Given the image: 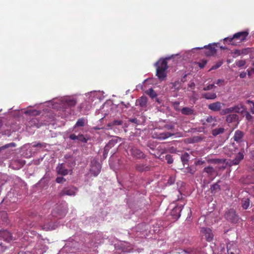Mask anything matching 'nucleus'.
Instances as JSON below:
<instances>
[{
    "instance_id": "f257e3e1",
    "label": "nucleus",
    "mask_w": 254,
    "mask_h": 254,
    "mask_svg": "<svg viewBox=\"0 0 254 254\" xmlns=\"http://www.w3.org/2000/svg\"><path fill=\"white\" fill-rule=\"evenodd\" d=\"M248 35L249 32L247 31L239 32L234 34L232 37L225 38L223 41L224 43L238 46L246 40Z\"/></svg>"
},
{
    "instance_id": "f03ea898",
    "label": "nucleus",
    "mask_w": 254,
    "mask_h": 254,
    "mask_svg": "<svg viewBox=\"0 0 254 254\" xmlns=\"http://www.w3.org/2000/svg\"><path fill=\"white\" fill-rule=\"evenodd\" d=\"M168 59H160L155 64L156 67V75L160 80H164L167 76L166 70L168 68L167 60Z\"/></svg>"
},
{
    "instance_id": "7ed1b4c3",
    "label": "nucleus",
    "mask_w": 254,
    "mask_h": 254,
    "mask_svg": "<svg viewBox=\"0 0 254 254\" xmlns=\"http://www.w3.org/2000/svg\"><path fill=\"white\" fill-rule=\"evenodd\" d=\"M174 135L175 134L173 133L169 132H161L158 130H154L152 132V137L159 140H164Z\"/></svg>"
},
{
    "instance_id": "20e7f679",
    "label": "nucleus",
    "mask_w": 254,
    "mask_h": 254,
    "mask_svg": "<svg viewBox=\"0 0 254 254\" xmlns=\"http://www.w3.org/2000/svg\"><path fill=\"white\" fill-rule=\"evenodd\" d=\"M225 218L234 223H237L239 220V217L236 214L235 210L233 209H230L228 210L225 214Z\"/></svg>"
},
{
    "instance_id": "39448f33",
    "label": "nucleus",
    "mask_w": 254,
    "mask_h": 254,
    "mask_svg": "<svg viewBox=\"0 0 254 254\" xmlns=\"http://www.w3.org/2000/svg\"><path fill=\"white\" fill-rule=\"evenodd\" d=\"M130 154L133 158L137 159H144L146 156L144 153L137 147L132 146L129 150Z\"/></svg>"
},
{
    "instance_id": "423d86ee",
    "label": "nucleus",
    "mask_w": 254,
    "mask_h": 254,
    "mask_svg": "<svg viewBox=\"0 0 254 254\" xmlns=\"http://www.w3.org/2000/svg\"><path fill=\"white\" fill-rule=\"evenodd\" d=\"M101 166L99 162L93 159L91 162L90 173L94 177H96L100 173Z\"/></svg>"
},
{
    "instance_id": "0eeeda50",
    "label": "nucleus",
    "mask_w": 254,
    "mask_h": 254,
    "mask_svg": "<svg viewBox=\"0 0 254 254\" xmlns=\"http://www.w3.org/2000/svg\"><path fill=\"white\" fill-rule=\"evenodd\" d=\"M77 189L73 186H68L64 188L59 193L60 196L64 195H75L76 193Z\"/></svg>"
},
{
    "instance_id": "6e6552de",
    "label": "nucleus",
    "mask_w": 254,
    "mask_h": 254,
    "mask_svg": "<svg viewBox=\"0 0 254 254\" xmlns=\"http://www.w3.org/2000/svg\"><path fill=\"white\" fill-rule=\"evenodd\" d=\"M217 43H213L208 46H205L204 48L206 49L205 55L206 56H211L215 55L217 52L216 47L217 46Z\"/></svg>"
},
{
    "instance_id": "1a4fd4ad",
    "label": "nucleus",
    "mask_w": 254,
    "mask_h": 254,
    "mask_svg": "<svg viewBox=\"0 0 254 254\" xmlns=\"http://www.w3.org/2000/svg\"><path fill=\"white\" fill-rule=\"evenodd\" d=\"M227 249L228 254H240V250L237 248L236 243L233 241L229 242L227 244Z\"/></svg>"
},
{
    "instance_id": "9d476101",
    "label": "nucleus",
    "mask_w": 254,
    "mask_h": 254,
    "mask_svg": "<svg viewBox=\"0 0 254 254\" xmlns=\"http://www.w3.org/2000/svg\"><path fill=\"white\" fill-rule=\"evenodd\" d=\"M200 232L207 241L210 242L213 240V235L210 228L203 227L201 229Z\"/></svg>"
},
{
    "instance_id": "9b49d317",
    "label": "nucleus",
    "mask_w": 254,
    "mask_h": 254,
    "mask_svg": "<svg viewBox=\"0 0 254 254\" xmlns=\"http://www.w3.org/2000/svg\"><path fill=\"white\" fill-rule=\"evenodd\" d=\"M135 168L138 172H143L150 171L151 166L147 164L138 163L136 164Z\"/></svg>"
},
{
    "instance_id": "f8f14e48",
    "label": "nucleus",
    "mask_w": 254,
    "mask_h": 254,
    "mask_svg": "<svg viewBox=\"0 0 254 254\" xmlns=\"http://www.w3.org/2000/svg\"><path fill=\"white\" fill-rule=\"evenodd\" d=\"M183 206H177L175 207L171 211V216L176 219H178L181 216V212L182 210Z\"/></svg>"
},
{
    "instance_id": "ddd939ff",
    "label": "nucleus",
    "mask_w": 254,
    "mask_h": 254,
    "mask_svg": "<svg viewBox=\"0 0 254 254\" xmlns=\"http://www.w3.org/2000/svg\"><path fill=\"white\" fill-rule=\"evenodd\" d=\"M56 171L58 174L65 176L68 174V170L65 168L64 163L59 164L56 167Z\"/></svg>"
},
{
    "instance_id": "4468645a",
    "label": "nucleus",
    "mask_w": 254,
    "mask_h": 254,
    "mask_svg": "<svg viewBox=\"0 0 254 254\" xmlns=\"http://www.w3.org/2000/svg\"><path fill=\"white\" fill-rule=\"evenodd\" d=\"M223 104L220 102H216L211 103L208 105V108L214 112H218L220 111Z\"/></svg>"
},
{
    "instance_id": "2eb2a0df",
    "label": "nucleus",
    "mask_w": 254,
    "mask_h": 254,
    "mask_svg": "<svg viewBox=\"0 0 254 254\" xmlns=\"http://www.w3.org/2000/svg\"><path fill=\"white\" fill-rule=\"evenodd\" d=\"M0 237L6 241H10L12 240V237L11 234L7 230H3L0 231Z\"/></svg>"
},
{
    "instance_id": "dca6fc26",
    "label": "nucleus",
    "mask_w": 254,
    "mask_h": 254,
    "mask_svg": "<svg viewBox=\"0 0 254 254\" xmlns=\"http://www.w3.org/2000/svg\"><path fill=\"white\" fill-rule=\"evenodd\" d=\"M244 135V133L242 131L237 130L235 132L233 138L237 142H241Z\"/></svg>"
},
{
    "instance_id": "f3484780",
    "label": "nucleus",
    "mask_w": 254,
    "mask_h": 254,
    "mask_svg": "<svg viewBox=\"0 0 254 254\" xmlns=\"http://www.w3.org/2000/svg\"><path fill=\"white\" fill-rule=\"evenodd\" d=\"M25 164V161L22 159H16L12 161L11 165L12 166L16 165L14 168L15 169H19L22 167Z\"/></svg>"
},
{
    "instance_id": "a211bd4d",
    "label": "nucleus",
    "mask_w": 254,
    "mask_h": 254,
    "mask_svg": "<svg viewBox=\"0 0 254 254\" xmlns=\"http://www.w3.org/2000/svg\"><path fill=\"white\" fill-rule=\"evenodd\" d=\"M243 152H239L236 156L235 158L232 160L231 163L232 165H238L244 158Z\"/></svg>"
},
{
    "instance_id": "6ab92c4d",
    "label": "nucleus",
    "mask_w": 254,
    "mask_h": 254,
    "mask_svg": "<svg viewBox=\"0 0 254 254\" xmlns=\"http://www.w3.org/2000/svg\"><path fill=\"white\" fill-rule=\"evenodd\" d=\"M59 209L57 208H56L52 212V214L54 216L56 217H59L61 218L64 216L65 214L66 210L65 209H63L58 211Z\"/></svg>"
},
{
    "instance_id": "aec40b11",
    "label": "nucleus",
    "mask_w": 254,
    "mask_h": 254,
    "mask_svg": "<svg viewBox=\"0 0 254 254\" xmlns=\"http://www.w3.org/2000/svg\"><path fill=\"white\" fill-rule=\"evenodd\" d=\"M203 171L206 173L210 177H214L216 174V172L215 169L211 166L205 167L204 168Z\"/></svg>"
},
{
    "instance_id": "412c9836",
    "label": "nucleus",
    "mask_w": 254,
    "mask_h": 254,
    "mask_svg": "<svg viewBox=\"0 0 254 254\" xmlns=\"http://www.w3.org/2000/svg\"><path fill=\"white\" fill-rule=\"evenodd\" d=\"M238 120V116L235 114L228 115L226 118L227 123H231L237 121Z\"/></svg>"
},
{
    "instance_id": "4be33fe9",
    "label": "nucleus",
    "mask_w": 254,
    "mask_h": 254,
    "mask_svg": "<svg viewBox=\"0 0 254 254\" xmlns=\"http://www.w3.org/2000/svg\"><path fill=\"white\" fill-rule=\"evenodd\" d=\"M147 103V98L146 97L142 96L136 101V103L140 105L141 107H145Z\"/></svg>"
},
{
    "instance_id": "5701e85b",
    "label": "nucleus",
    "mask_w": 254,
    "mask_h": 254,
    "mask_svg": "<svg viewBox=\"0 0 254 254\" xmlns=\"http://www.w3.org/2000/svg\"><path fill=\"white\" fill-rule=\"evenodd\" d=\"M181 113L185 115H191L194 114V111L192 109L189 107H184L181 110Z\"/></svg>"
},
{
    "instance_id": "b1692460",
    "label": "nucleus",
    "mask_w": 254,
    "mask_h": 254,
    "mask_svg": "<svg viewBox=\"0 0 254 254\" xmlns=\"http://www.w3.org/2000/svg\"><path fill=\"white\" fill-rule=\"evenodd\" d=\"M241 204H242V207L244 209H248L250 204V198L249 197L243 198L241 201Z\"/></svg>"
},
{
    "instance_id": "393cba45",
    "label": "nucleus",
    "mask_w": 254,
    "mask_h": 254,
    "mask_svg": "<svg viewBox=\"0 0 254 254\" xmlns=\"http://www.w3.org/2000/svg\"><path fill=\"white\" fill-rule=\"evenodd\" d=\"M202 96L203 98L208 100H214L217 97V95L215 93H204L202 94Z\"/></svg>"
},
{
    "instance_id": "a878e982",
    "label": "nucleus",
    "mask_w": 254,
    "mask_h": 254,
    "mask_svg": "<svg viewBox=\"0 0 254 254\" xmlns=\"http://www.w3.org/2000/svg\"><path fill=\"white\" fill-rule=\"evenodd\" d=\"M220 182V181H218L216 183L211 186L210 189L212 193H215L220 190V186L218 184Z\"/></svg>"
},
{
    "instance_id": "bb28decb",
    "label": "nucleus",
    "mask_w": 254,
    "mask_h": 254,
    "mask_svg": "<svg viewBox=\"0 0 254 254\" xmlns=\"http://www.w3.org/2000/svg\"><path fill=\"white\" fill-rule=\"evenodd\" d=\"M224 128L223 127H219L213 129L211 131L212 135L216 136L219 134H222L224 132Z\"/></svg>"
},
{
    "instance_id": "cd10ccee",
    "label": "nucleus",
    "mask_w": 254,
    "mask_h": 254,
    "mask_svg": "<svg viewBox=\"0 0 254 254\" xmlns=\"http://www.w3.org/2000/svg\"><path fill=\"white\" fill-rule=\"evenodd\" d=\"M118 138H114L110 140L109 142L105 146L106 149L108 148L110 150L111 148L114 147L118 142Z\"/></svg>"
},
{
    "instance_id": "c85d7f7f",
    "label": "nucleus",
    "mask_w": 254,
    "mask_h": 254,
    "mask_svg": "<svg viewBox=\"0 0 254 254\" xmlns=\"http://www.w3.org/2000/svg\"><path fill=\"white\" fill-rule=\"evenodd\" d=\"M203 254H213V251L210 246L206 245L202 249Z\"/></svg>"
},
{
    "instance_id": "c756f323",
    "label": "nucleus",
    "mask_w": 254,
    "mask_h": 254,
    "mask_svg": "<svg viewBox=\"0 0 254 254\" xmlns=\"http://www.w3.org/2000/svg\"><path fill=\"white\" fill-rule=\"evenodd\" d=\"M190 159V155L189 153L185 152L184 154H183L181 156V160L184 164L185 165V164H187L189 161V160Z\"/></svg>"
},
{
    "instance_id": "7c9ffc66",
    "label": "nucleus",
    "mask_w": 254,
    "mask_h": 254,
    "mask_svg": "<svg viewBox=\"0 0 254 254\" xmlns=\"http://www.w3.org/2000/svg\"><path fill=\"white\" fill-rule=\"evenodd\" d=\"M206 121L208 123H210L212 127L215 126L217 124V121L215 118L212 116H209L206 119Z\"/></svg>"
},
{
    "instance_id": "2f4dec72",
    "label": "nucleus",
    "mask_w": 254,
    "mask_h": 254,
    "mask_svg": "<svg viewBox=\"0 0 254 254\" xmlns=\"http://www.w3.org/2000/svg\"><path fill=\"white\" fill-rule=\"evenodd\" d=\"M25 114L31 116H38L40 115V112L36 110H29L25 111Z\"/></svg>"
},
{
    "instance_id": "473e14b6",
    "label": "nucleus",
    "mask_w": 254,
    "mask_h": 254,
    "mask_svg": "<svg viewBox=\"0 0 254 254\" xmlns=\"http://www.w3.org/2000/svg\"><path fill=\"white\" fill-rule=\"evenodd\" d=\"M207 161L209 163L219 164L224 162V160L220 159H208Z\"/></svg>"
},
{
    "instance_id": "72a5a7b5",
    "label": "nucleus",
    "mask_w": 254,
    "mask_h": 254,
    "mask_svg": "<svg viewBox=\"0 0 254 254\" xmlns=\"http://www.w3.org/2000/svg\"><path fill=\"white\" fill-rule=\"evenodd\" d=\"M85 120L84 118L79 119L75 125L74 127H83L85 125Z\"/></svg>"
},
{
    "instance_id": "f704fd0d",
    "label": "nucleus",
    "mask_w": 254,
    "mask_h": 254,
    "mask_svg": "<svg viewBox=\"0 0 254 254\" xmlns=\"http://www.w3.org/2000/svg\"><path fill=\"white\" fill-rule=\"evenodd\" d=\"M146 94L148 95L151 98L156 97L157 94L152 88H150L146 91Z\"/></svg>"
},
{
    "instance_id": "c9c22d12",
    "label": "nucleus",
    "mask_w": 254,
    "mask_h": 254,
    "mask_svg": "<svg viewBox=\"0 0 254 254\" xmlns=\"http://www.w3.org/2000/svg\"><path fill=\"white\" fill-rule=\"evenodd\" d=\"M233 109L232 107L228 108L222 110L221 112V115H226L227 114H230L231 113H233Z\"/></svg>"
},
{
    "instance_id": "e433bc0d",
    "label": "nucleus",
    "mask_w": 254,
    "mask_h": 254,
    "mask_svg": "<svg viewBox=\"0 0 254 254\" xmlns=\"http://www.w3.org/2000/svg\"><path fill=\"white\" fill-rule=\"evenodd\" d=\"M232 108L233 109V112L234 113H239L242 112L243 111L241 105H237L234 107H232Z\"/></svg>"
},
{
    "instance_id": "4c0bfd02",
    "label": "nucleus",
    "mask_w": 254,
    "mask_h": 254,
    "mask_svg": "<svg viewBox=\"0 0 254 254\" xmlns=\"http://www.w3.org/2000/svg\"><path fill=\"white\" fill-rule=\"evenodd\" d=\"M171 254H190L189 252H188L185 250L182 249H178L175 251H172Z\"/></svg>"
},
{
    "instance_id": "58836bf2",
    "label": "nucleus",
    "mask_w": 254,
    "mask_h": 254,
    "mask_svg": "<svg viewBox=\"0 0 254 254\" xmlns=\"http://www.w3.org/2000/svg\"><path fill=\"white\" fill-rule=\"evenodd\" d=\"M181 83L179 81H175V82L172 83V89H174V90H179L181 88Z\"/></svg>"
},
{
    "instance_id": "ea45409f",
    "label": "nucleus",
    "mask_w": 254,
    "mask_h": 254,
    "mask_svg": "<svg viewBox=\"0 0 254 254\" xmlns=\"http://www.w3.org/2000/svg\"><path fill=\"white\" fill-rule=\"evenodd\" d=\"M223 64V60L218 61L217 63H216V64H214V65H213L211 67V68H210V70L216 69L218 68L219 67H220L222 65V64Z\"/></svg>"
},
{
    "instance_id": "a19ab883",
    "label": "nucleus",
    "mask_w": 254,
    "mask_h": 254,
    "mask_svg": "<svg viewBox=\"0 0 254 254\" xmlns=\"http://www.w3.org/2000/svg\"><path fill=\"white\" fill-rule=\"evenodd\" d=\"M67 105L71 107H74L76 104V101L74 99H70L66 101Z\"/></svg>"
},
{
    "instance_id": "79ce46f5",
    "label": "nucleus",
    "mask_w": 254,
    "mask_h": 254,
    "mask_svg": "<svg viewBox=\"0 0 254 254\" xmlns=\"http://www.w3.org/2000/svg\"><path fill=\"white\" fill-rule=\"evenodd\" d=\"M246 61L241 60L236 61V64L238 67H242L244 66L246 64Z\"/></svg>"
},
{
    "instance_id": "37998d69",
    "label": "nucleus",
    "mask_w": 254,
    "mask_h": 254,
    "mask_svg": "<svg viewBox=\"0 0 254 254\" xmlns=\"http://www.w3.org/2000/svg\"><path fill=\"white\" fill-rule=\"evenodd\" d=\"M15 143H13V142L10 143H8V144H5L4 146L0 147V152L2 150L4 149L5 148H8L9 147H15Z\"/></svg>"
},
{
    "instance_id": "c03bdc74",
    "label": "nucleus",
    "mask_w": 254,
    "mask_h": 254,
    "mask_svg": "<svg viewBox=\"0 0 254 254\" xmlns=\"http://www.w3.org/2000/svg\"><path fill=\"white\" fill-rule=\"evenodd\" d=\"M165 159L167 160L168 164H171L173 163L174 160L172 155L170 154H167V155H166Z\"/></svg>"
},
{
    "instance_id": "a18cd8bd",
    "label": "nucleus",
    "mask_w": 254,
    "mask_h": 254,
    "mask_svg": "<svg viewBox=\"0 0 254 254\" xmlns=\"http://www.w3.org/2000/svg\"><path fill=\"white\" fill-rule=\"evenodd\" d=\"M77 140L83 143H86L87 141V139H86L82 134L78 135Z\"/></svg>"
},
{
    "instance_id": "49530a36",
    "label": "nucleus",
    "mask_w": 254,
    "mask_h": 254,
    "mask_svg": "<svg viewBox=\"0 0 254 254\" xmlns=\"http://www.w3.org/2000/svg\"><path fill=\"white\" fill-rule=\"evenodd\" d=\"M47 143H38L33 145L34 147H40V148H45L47 146Z\"/></svg>"
},
{
    "instance_id": "de8ad7c7",
    "label": "nucleus",
    "mask_w": 254,
    "mask_h": 254,
    "mask_svg": "<svg viewBox=\"0 0 254 254\" xmlns=\"http://www.w3.org/2000/svg\"><path fill=\"white\" fill-rule=\"evenodd\" d=\"M206 64H207V61L205 60H202L197 63L198 66L201 68H203L205 66V65Z\"/></svg>"
},
{
    "instance_id": "09e8293b",
    "label": "nucleus",
    "mask_w": 254,
    "mask_h": 254,
    "mask_svg": "<svg viewBox=\"0 0 254 254\" xmlns=\"http://www.w3.org/2000/svg\"><path fill=\"white\" fill-rule=\"evenodd\" d=\"M163 127L167 130H173L175 128L173 124H166Z\"/></svg>"
},
{
    "instance_id": "8fccbe9b",
    "label": "nucleus",
    "mask_w": 254,
    "mask_h": 254,
    "mask_svg": "<svg viewBox=\"0 0 254 254\" xmlns=\"http://www.w3.org/2000/svg\"><path fill=\"white\" fill-rule=\"evenodd\" d=\"M215 87V86L214 84H209L208 85L204 87L203 89L204 91L210 90L213 89Z\"/></svg>"
},
{
    "instance_id": "3c124183",
    "label": "nucleus",
    "mask_w": 254,
    "mask_h": 254,
    "mask_svg": "<svg viewBox=\"0 0 254 254\" xmlns=\"http://www.w3.org/2000/svg\"><path fill=\"white\" fill-rule=\"evenodd\" d=\"M56 181L58 183H62L65 181V180L62 177H59L56 178Z\"/></svg>"
},
{
    "instance_id": "603ef678",
    "label": "nucleus",
    "mask_w": 254,
    "mask_h": 254,
    "mask_svg": "<svg viewBox=\"0 0 254 254\" xmlns=\"http://www.w3.org/2000/svg\"><path fill=\"white\" fill-rule=\"evenodd\" d=\"M109 151V149L107 148V149H106V147H105L104 149L103 154L104 159H105L107 157Z\"/></svg>"
},
{
    "instance_id": "864d4df0",
    "label": "nucleus",
    "mask_w": 254,
    "mask_h": 254,
    "mask_svg": "<svg viewBox=\"0 0 254 254\" xmlns=\"http://www.w3.org/2000/svg\"><path fill=\"white\" fill-rule=\"evenodd\" d=\"M122 124H123L122 121H120V120H115L113 122V125L120 126V125H122Z\"/></svg>"
},
{
    "instance_id": "5fc2aeb1",
    "label": "nucleus",
    "mask_w": 254,
    "mask_h": 254,
    "mask_svg": "<svg viewBox=\"0 0 254 254\" xmlns=\"http://www.w3.org/2000/svg\"><path fill=\"white\" fill-rule=\"evenodd\" d=\"M231 53L236 55L237 56H239L241 55V50L236 49L232 51Z\"/></svg>"
},
{
    "instance_id": "6e6d98bb",
    "label": "nucleus",
    "mask_w": 254,
    "mask_h": 254,
    "mask_svg": "<svg viewBox=\"0 0 254 254\" xmlns=\"http://www.w3.org/2000/svg\"><path fill=\"white\" fill-rule=\"evenodd\" d=\"M129 121L135 124H138L139 122V120L136 118L130 119Z\"/></svg>"
},
{
    "instance_id": "4d7b16f0",
    "label": "nucleus",
    "mask_w": 254,
    "mask_h": 254,
    "mask_svg": "<svg viewBox=\"0 0 254 254\" xmlns=\"http://www.w3.org/2000/svg\"><path fill=\"white\" fill-rule=\"evenodd\" d=\"M249 102L252 105L251 108V112L252 114H254V102L252 101H249Z\"/></svg>"
},
{
    "instance_id": "13d9d810",
    "label": "nucleus",
    "mask_w": 254,
    "mask_h": 254,
    "mask_svg": "<svg viewBox=\"0 0 254 254\" xmlns=\"http://www.w3.org/2000/svg\"><path fill=\"white\" fill-rule=\"evenodd\" d=\"M69 138L72 140L77 139L78 135H76L75 134H71L69 135Z\"/></svg>"
},
{
    "instance_id": "bf43d9fd",
    "label": "nucleus",
    "mask_w": 254,
    "mask_h": 254,
    "mask_svg": "<svg viewBox=\"0 0 254 254\" xmlns=\"http://www.w3.org/2000/svg\"><path fill=\"white\" fill-rule=\"evenodd\" d=\"M248 53V49H244L241 51V55H246Z\"/></svg>"
},
{
    "instance_id": "052dcab7",
    "label": "nucleus",
    "mask_w": 254,
    "mask_h": 254,
    "mask_svg": "<svg viewBox=\"0 0 254 254\" xmlns=\"http://www.w3.org/2000/svg\"><path fill=\"white\" fill-rule=\"evenodd\" d=\"M224 82V80L223 79H218L215 82V83L217 84V85H220L221 83H223Z\"/></svg>"
},
{
    "instance_id": "680f3d73",
    "label": "nucleus",
    "mask_w": 254,
    "mask_h": 254,
    "mask_svg": "<svg viewBox=\"0 0 254 254\" xmlns=\"http://www.w3.org/2000/svg\"><path fill=\"white\" fill-rule=\"evenodd\" d=\"M188 86H189L190 88L192 89V88H193L194 87V86H195V84H194V82H192L190 83V84H189L188 85Z\"/></svg>"
},
{
    "instance_id": "e2e57ef3",
    "label": "nucleus",
    "mask_w": 254,
    "mask_h": 254,
    "mask_svg": "<svg viewBox=\"0 0 254 254\" xmlns=\"http://www.w3.org/2000/svg\"><path fill=\"white\" fill-rule=\"evenodd\" d=\"M246 73L245 72H242L240 74V77L242 78H244L246 76Z\"/></svg>"
},
{
    "instance_id": "0e129e2a",
    "label": "nucleus",
    "mask_w": 254,
    "mask_h": 254,
    "mask_svg": "<svg viewBox=\"0 0 254 254\" xmlns=\"http://www.w3.org/2000/svg\"><path fill=\"white\" fill-rule=\"evenodd\" d=\"M188 172H190L191 174H194V171H193L191 169L189 168V169H188Z\"/></svg>"
},
{
    "instance_id": "69168bd1",
    "label": "nucleus",
    "mask_w": 254,
    "mask_h": 254,
    "mask_svg": "<svg viewBox=\"0 0 254 254\" xmlns=\"http://www.w3.org/2000/svg\"><path fill=\"white\" fill-rule=\"evenodd\" d=\"M204 161H198L197 162V163H196V165H200V164H202L204 163Z\"/></svg>"
},
{
    "instance_id": "338daca9",
    "label": "nucleus",
    "mask_w": 254,
    "mask_h": 254,
    "mask_svg": "<svg viewBox=\"0 0 254 254\" xmlns=\"http://www.w3.org/2000/svg\"><path fill=\"white\" fill-rule=\"evenodd\" d=\"M174 182L172 181V179H171L170 180L168 181V183H169L170 185L173 184Z\"/></svg>"
},
{
    "instance_id": "774afa93",
    "label": "nucleus",
    "mask_w": 254,
    "mask_h": 254,
    "mask_svg": "<svg viewBox=\"0 0 254 254\" xmlns=\"http://www.w3.org/2000/svg\"><path fill=\"white\" fill-rule=\"evenodd\" d=\"M220 48L221 49H222V50H225V49H226V48L225 47H223V46H220Z\"/></svg>"
}]
</instances>
